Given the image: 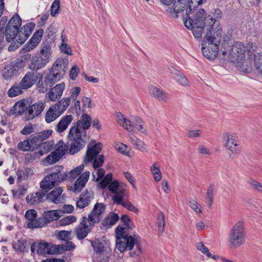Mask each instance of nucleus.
Listing matches in <instances>:
<instances>
[{
	"mask_svg": "<svg viewBox=\"0 0 262 262\" xmlns=\"http://www.w3.org/2000/svg\"><path fill=\"white\" fill-rule=\"evenodd\" d=\"M115 204L117 205H121L129 211H133L135 213H137L138 212V209L136 208L135 206L128 201H124L123 199H121L120 203Z\"/></svg>",
	"mask_w": 262,
	"mask_h": 262,
	"instance_id": "obj_46",
	"label": "nucleus"
},
{
	"mask_svg": "<svg viewBox=\"0 0 262 262\" xmlns=\"http://www.w3.org/2000/svg\"><path fill=\"white\" fill-rule=\"evenodd\" d=\"M254 64L256 69L260 73L262 70V53H258L254 55Z\"/></svg>",
	"mask_w": 262,
	"mask_h": 262,
	"instance_id": "obj_45",
	"label": "nucleus"
},
{
	"mask_svg": "<svg viewBox=\"0 0 262 262\" xmlns=\"http://www.w3.org/2000/svg\"><path fill=\"white\" fill-rule=\"evenodd\" d=\"M171 73L173 75L174 78L180 84L183 86H187L189 84L188 79L183 75V74L178 71V70L173 69L171 71Z\"/></svg>",
	"mask_w": 262,
	"mask_h": 262,
	"instance_id": "obj_37",
	"label": "nucleus"
},
{
	"mask_svg": "<svg viewBox=\"0 0 262 262\" xmlns=\"http://www.w3.org/2000/svg\"><path fill=\"white\" fill-rule=\"evenodd\" d=\"M33 174V170L30 168L26 167L18 169L17 172V181L19 182L23 180H27L29 176L32 175Z\"/></svg>",
	"mask_w": 262,
	"mask_h": 262,
	"instance_id": "obj_36",
	"label": "nucleus"
},
{
	"mask_svg": "<svg viewBox=\"0 0 262 262\" xmlns=\"http://www.w3.org/2000/svg\"><path fill=\"white\" fill-rule=\"evenodd\" d=\"M189 206L196 213H201L202 212L201 208L199 207L200 205L195 201H190L189 202Z\"/></svg>",
	"mask_w": 262,
	"mask_h": 262,
	"instance_id": "obj_63",
	"label": "nucleus"
},
{
	"mask_svg": "<svg viewBox=\"0 0 262 262\" xmlns=\"http://www.w3.org/2000/svg\"><path fill=\"white\" fill-rule=\"evenodd\" d=\"M55 147V151L62 157L68 151L69 145L68 143H64L63 141L61 140L58 142Z\"/></svg>",
	"mask_w": 262,
	"mask_h": 262,
	"instance_id": "obj_38",
	"label": "nucleus"
},
{
	"mask_svg": "<svg viewBox=\"0 0 262 262\" xmlns=\"http://www.w3.org/2000/svg\"><path fill=\"white\" fill-rule=\"evenodd\" d=\"M68 68V64L63 59L57 60L44 79L39 80L38 82L39 91L41 93L47 92L55 83L60 80Z\"/></svg>",
	"mask_w": 262,
	"mask_h": 262,
	"instance_id": "obj_5",
	"label": "nucleus"
},
{
	"mask_svg": "<svg viewBox=\"0 0 262 262\" xmlns=\"http://www.w3.org/2000/svg\"><path fill=\"white\" fill-rule=\"evenodd\" d=\"M120 220L124 225V227H122L126 228V233H128V229H132L134 227V224L133 223L127 215L124 214L122 215L120 218Z\"/></svg>",
	"mask_w": 262,
	"mask_h": 262,
	"instance_id": "obj_44",
	"label": "nucleus"
},
{
	"mask_svg": "<svg viewBox=\"0 0 262 262\" xmlns=\"http://www.w3.org/2000/svg\"><path fill=\"white\" fill-rule=\"evenodd\" d=\"M158 230L163 233L164 231L165 218L164 215L162 212H160L158 215Z\"/></svg>",
	"mask_w": 262,
	"mask_h": 262,
	"instance_id": "obj_53",
	"label": "nucleus"
},
{
	"mask_svg": "<svg viewBox=\"0 0 262 262\" xmlns=\"http://www.w3.org/2000/svg\"><path fill=\"white\" fill-rule=\"evenodd\" d=\"M21 19L17 14L13 15L7 25L5 35L6 40L11 42L8 47L9 51H14L18 49L28 39L34 29L35 24L33 22L26 24L19 30Z\"/></svg>",
	"mask_w": 262,
	"mask_h": 262,
	"instance_id": "obj_1",
	"label": "nucleus"
},
{
	"mask_svg": "<svg viewBox=\"0 0 262 262\" xmlns=\"http://www.w3.org/2000/svg\"><path fill=\"white\" fill-rule=\"evenodd\" d=\"M105 206L103 203H97L95 204L87 218L90 226H94L95 223H98L101 221L102 217V214L105 211Z\"/></svg>",
	"mask_w": 262,
	"mask_h": 262,
	"instance_id": "obj_16",
	"label": "nucleus"
},
{
	"mask_svg": "<svg viewBox=\"0 0 262 262\" xmlns=\"http://www.w3.org/2000/svg\"><path fill=\"white\" fill-rule=\"evenodd\" d=\"M91 245L94 250L93 262H107L110 257V251L107 248L98 241H91Z\"/></svg>",
	"mask_w": 262,
	"mask_h": 262,
	"instance_id": "obj_13",
	"label": "nucleus"
},
{
	"mask_svg": "<svg viewBox=\"0 0 262 262\" xmlns=\"http://www.w3.org/2000/svg\"><path fill=\"white\" fill-rule=\"evenodd\" d=\"M194 2L192 0H175V4H174V9H178V10H179L178 8V5L182 4L184 5V6H187L188 7H187L188 9H189V8H192V7L194 8V6L193 5Z\"/></svg>",
	"mask_w": 262,
	"mask_h": 262,
	"instance_id": "obj_49",
	"label": "nucleus"
},
{
	"mask_svg": "<svg viewBox=\"0 0 262 262\" xmlns=\"http://www.w3.org/2000/svg\"><path fill=\"white\" fill-rule=\"evenodd\" d=\"M25 90L21 87L20 83L14 84L8 91V95L10 97L17 96L23 93V90Z\"/></svg>",
	"mask_w": 262,
	"mask_h": 262,
	"instance_id": "obj_39",
	"label": "nucleus"
},
{
	"mask_svg": "<svg viewBox=\"0 0 262 262\" xmlns=\"http://www.w3.org/2000/svg\"><path fill=\"white\" fill-rule=\"evenodd\" d=\"M30 243L26 239H19L13 243V247L16 252H28Z\"/></svg>",
	"mask_w": 262,
	"mask_h": 262,
	"instance_id": "obj_34",
	"label": "nucleus"
},
{
	"mask_svg": "<svg viewBox=\"0 0 262 262\" xmlns=\"http://www.w3.org/2000/svg\"><path fill=\"white\" fill-rule=\"evenodd\" d=\"M249 184L253 188L256 189L257 190L260 192H262V184L254 180H251L250 181H249Z\"/></svg>",
	"mask_w": 262,
	"mask_h": 262,
	"instance_id": "obj_64",
	"label": "nucleus"
},
{
	"mask_svg": "<svg viewBox=\"0 0 262 262\" xmlns=\"http://www.w3.org/2000/svg\"><path fill=\"white\" fill-rule=\"evenodd\" d=\"M212 14L213 16L208 15L207 17L206 25L208 26V28H207V31H210L214 32L213 29L214 24L216 21L221 18L222 13L220 10L217 9L214 10Z\"/></svg>",
	"mask_w": 262,
	"mask_h": 262,
	"instance_id": "obj_31",
	"label": "nucleus"
},
{
	"mask_svg": "<svg viewBox=\"0 0 262 262\" xmlns=\"http://www.w3.org/2000/svg\"><path fill=\"white\" fill-rule=\"evenodd\" d=\"M91 124V117L87 114H83L71 128L68 134V138L72 141L69 149L70 154L73 155L85 146L89 139L86 130L90 128Z\"/></svg>",
	"mask_w": 262,
	"mask_h": 262,
	"instance_id": "obj_2",
	"label": "nucleus"
},
{
	"mask_svg": "<svg viewBox=\"0 0 262 262\" xmlns=\"http://www.w3.org/2000/svg\"><path fill=\"white\" fill-rule=\"evenodd\" d=\"M90 175V173L89 171H86L82 173L74 183L72 189L74 192L78 193L81 190L89 180Z\"/></svg>",
	"mask_w": 262,
	"mask_h": 262,
	"instance_id": "obj_26",
	"label": "nucleus"
},
{
	"mask_svg": "<svg viewBox=\"0 0 262 262\" xmlns=\"http://www.w3.org/2000/svg\"><path fill=\"white\" fill-rule=\"evenodd\" d=\"M43 78L42 73L28 72L20 82L21 87L25 90L31 88L35 84L38 79Z\"/></svg>",
	"mask_w": 262,
	"mask_h": 262,
	"instance_id": "obj_20",
	"label": "nucleus"
},
{
	"mask_svg": "<svg viewBox=\"0 0 262 262\" xmlns=\"http://www.w3.org/2000/svg\"><path fill=\"white\" fill-rule=\"evenodd\" d=\"M71 232L68 231L62 230L57 234V238L59 239L67 241L69 239V236Z\"/></svg>",
	"mask_w": 262,
	"mask_h": 262,
	"instance_id": "obj_60",
	"label": "nucleus"
},
{
	"mask_svg": "<svg viewBox=\"0 0 262 262\" xmlns=\"http://www.w3.org/2000/svg\"><path fill=\"white\" fill-rule=\"evenodd\" d=\"M51 48L50 46H44L40 50L38 56L33 57L31 60L30 68L37 71L44 68L51 59Z\"/></svg>",
	"mask_w": 262,
	"mask_h": 262,
	"instance_id": "obj_10",
	"label": "nucleus"
},
{
	"mask_svg": "<svg viewBox=\"0 0 262 262\" xmlns=\"http://www.w3.org/2000/svg\"><path fill=\"white\" fill-rule=\"evenodd\" d=\"M61 158V157L54 150L46 157L45 161L48 164H52L59 161Z\"/></svg>",
	"mask_w": 262,
	"mask_h": 262,
	"instance_id": "obj_43",
	"label": "nucleus"
},
{
	"mask_svg": "<svg viewBox=\"0 0 262 262\" xmlns=\"http://www.w3.org/2000/svg\"><path fill=\"white\" fill-rule=\"evenodd\" d=\"M150 94L154 98L157 99L159 101L166 102L168 99L167 93L157 87L151 86L149 90Z\"/></svg>",
	"mask_w": 262,
	"mask_h": 262,
	"instance_id": "obj_32",
	"label": "nucleus"
},
{
	"mask_svg": "<svg viewBox=\"0 0 262 262\" xmlns=\"http://www.w3.org/2000/svg\"><path fill=\"white\" fill-rule=\"evenodd\" d=\"M245 52L246 47L241 42H235L228 51L229 60L232 61L242 60L245 57Z\"/></svg>",
	"mask_w": 262,
	"mask_h": 262,
	"instance_id": "obj_17",
	"label": "nucleus"
},
{
	"mask_svg": "<svg viewBox=\"0 0 262 262\" xmlns=\"http://www.w3.org/2000/svg\"><path fill=\"white\" fill-rule=\"evenodd\" d=\"M108 189L114 194L112 198L114 203H120L121 199H124L127 195L126 189L119 184L118 181L115 180L108 186Z\"/></svg>",
	"mask_w": 262,
	"mask_h": 262,
	"instance_id": "obj_15",
	"label": "nucleus"
},
{
	"mask_svg": "<svg viewBox=\"0 0 262 262\" xmlns=\"http://www.w3.org/2000/svg\"><path fill=\"white\" fill-rule=\"evenodd\" d=\"M84 167V165L81 164L80 166H78L77 167H76L73 170H71L70 171V173H71L70 177L73 179L76 178L83 170Z\"/></svg>",
	"mask_w": 262,
	"mask_h": 262,
	"instance_id": "obj_57",
	"label": "nucleus"
},
{
	"mask_svg": "<svg viewBox=\"0 0 262 262\" xmlns=\"http://www.w3.org/2000/svg\"><path fill=\"white\" fill-rule=\"evenodd\" d=\"M37 211L34 209L27 210L25 213L26 218L29 221H33L37 216Z\"/></svg>",
	"mask_w": 262,
	"mask_h": 262,
	"instance_id": "obj_61",
	"label": "nucleus"
},
{
	"mask_svg": "<svg viewBox=\"0 0 262 262\" xmlns=\"http://www.w3.org/2000/svg\"><path fill=\"white\" fill-rule=\"evenodd\" d=\"M235 138L234 134L225 133L223 135V140L226 147L234 154H237L240 150Z\"/></svg>",
	"mask_w": 262,
	"mask_h": 262,
	"instance_id": "obj_23",
	"label": "nucleus"
},
{
	"mask_svg": "<svg viewBox=\"0 0 262 262\" xmlns=\"http://www.w3.org/2000/svg\"><path fill=\"white\" fill-rule=\"evenodd\" d=\"M60 7L59 0H55L52 4L51 7V14L52 16H55L59 12Z\"/></svg>",
	"mask_w": 262,
	"mask_h": 262,
	"instance_id": "obj_59",
	"label": "nucleus"
},
{
	"mask_svg": "<svg viewBox=\"0 0 262 262\" xmlns=\"http://www.w3.org/2000/svg\"><path fill=\"white\" fill-rule=\"evenodd\" d=\"M119 215L114 212H110L107 217H105L101 222V229L106 230L113 225L119 220Z\"/></svg>",
	"mask_w": 262,
	"mask_h": 262,
	"instance_id": "obj_28",
	"label": "nucleus"
},
{
	"mask_svg": "<svg viewBox=\"0 0 262 262\" xmlns=\"http://www.w3.org/2000/svg\"><path fill=\"white\" fill-rule=\"evenodd\" d=\"M229 242L234 248L239 247L244 243L245 234L243 222H238L233 226L229 232Z\"/></svg>",
	"mask_w": 262,
	"mask_h": 262,
	"instance_id": "obj_12",
	"label": "nucleus"
},
{
	"mask_svg": "<svg viewBox=\"0 0 262 262\" xmlns=\"http://www.w3.org/2000/svg\"><path fill=\"white\" fill-rule=\"evenodd\" d=\"M112 179L113 174L111 173H108L100 183L101 188H104L107 186H108L113 182Z\"/></svg>",
	"mask_w": 262,
	"mask_h": 262,
	"instance_id": "obj_56",
	"label": "nucleus"
},
{
	"mask_svg": "<svg viewBox=\"0 0 262 262\" xmlns=\"http://www.w3.org/2000/svg\"><path fill=\"white\" fill-rule=\"evenodd\" d=\"M43 33V30L39 29L35 31L29 42L26 44L22 50L28 52L35 49L40 42Z\"/></svg>",
	"mask_w": 262,
	"mask_h": 262,
	"instance_id": "obj_21",
	"label": "nucleus"
},
{
	"mask_svg": "<svg viewBox=\"0 0 262 262\" xmlns=\"http://www.w3.org/2000/svg\"><path fill=\"white\" fill-rule=\"evenodd\" d=\"M197 249L198 250L201 251L203 254H206L209 257H212L213 259L215 258V256H212L211 253L209 251L208 249L205 247L202 242L198 243L197 244Z\"/></svg>",
	"mask_w": 262,
	"mask_h": 262,
	"instance_id": "obj_54",
	"label": "nucleus"
},
{
	"mask_svg": "<svg viewBox=\"0 0 262 262\" xmlns=\"http://www.w3.org/2000/svg\"><path fill=\"white\" fill-rule=\"evenodd\" d=\"M52 130L48 129L41 132L36 133L38 136V138L40 139L41 142L48 138L52 134Z\"/></svg>",
	"mask_w": 262,
	"mask_h": 262,
	"instance_id": "obj_58",
	"label": "nucleus"
},
{
	"mask_svg": "<svg viewBox=\"0 0 262 262\" xmlns=\"http://www.w3.org/2000/svg\"><path fill=\"white\" fill-rule=\"evenodd\" d=\"M27 188L25 186H20L18 189L12 190V194L15 198H21L26 193Z\"/></svg>",
	"mask_w": 262,
	"mask_h": 262,
	"instance_id": "obj_47",
	"label": "nucleus"
},
{
	"mask_svg": "<svg viewBox=\"0 0 262 262\" xmlns=\"http://www.w3.org/2000/svg\"><path fill=\"white\" fill-rule=\"evenodd\" d=\"M65 89V84L63 82L56 84L54 88H52L49 93V99L55 101L57 99L60 98Z\"/></svg>",
	"mask_w": 262,
	"mask_h": 262,
	"instance_id": "obj_27",
	"label": "nucleus"
},
{
	"mask_svg": "<svg viewBox=\"0 0 262 262\" xmlns=\"http://www.w3.org/2000/svg\"><path fill=\"white\" fill-rule=\"evenodd\" d=\"M61 187H58L52 190L48 194H46V199L52 203L56 204H60L62 203L63 198L61 196V193L62 192Z\"/></svg>",
	"mask_w": 262,
	"mask_h": 262,
	"instance_id": "obj_25",
	"label": "nucleus"
},
{
	"mask_svg": "<svg viewBox=\"0 0 262 262\" xmlns=\"http://www.w3.org/2000/svg\"><path fill=\"white\" fill-rule=\"evenodd\" d=\"M81 89L79 87L76 86L72 88L70 91V96L68 97H64L56 103L54 105L56 107L57 110H58L61 114H62L69 106L71 100L73 101L76 100L77 97L80 94Z\"/></svg>",
	"mask_w": 262,
	"mask_h": 262,
	"instance_id": "obj_14",
	"label": "nucleus"
},
{
	"mask_svg": "<svg viewBox=\"0 0 262 262\" xmlns=\"http://www.w3.org/2000/svg\"><path fill=\"white\" fill-rule=\"evenodd\" d=\"M222 36V30L220 29H218L216 32L207 31L201 43L202 53L206 58L213 60L217 57Z\"/></svg>",
	"mask_w": 262,
	"mask_h": 262,
	"instance_id": "obj_6",
	"label": "nucleus"
},
{
	"mask_svg": "<svg viewBox=\"0 0 262 262\" xmlns=\"http://www.w3.org/2000/svg\"><path fill=\"white\" fill-rule=\"evenodd\" d=\"M88 219L83 216L80 222L79 225L75 229V233L77 238L79 239L84 238L91 231V228L87 225Z\"/></svg>",
	"mask_w": 262,
	"mask_h": 262,
	"instance_id": "obj_22",
	"label": "nucleus"
},
{
	"mask_svg": "<svg viewBox=\"0 0 262 262\" xmlns=\"http://www.w3.org/2000/svg\"><path fill=\"white\" fill-rule=\"evenodd\" d=\"M116 148L122 154L125 156H129L130 152V148L127 147L124 144L120 143V144L117 145Z\"/></svg>",
	"mask_w": 262,
	"mask_h": 262,
	"instance_id": "obj_55",
	"label": "nucleus"
},
{
	"mask_svg": "<svg viewBox=\"0 0 262 262\" xmlns=\"http://www.w3.org/2000/svg\"><path fill=\"white\" fill-rule=\"evenodd\" d=\"M76 221V217L73 215H69L59 220V224L61 226H66L74 223Z\"/></svg>",
	"mask_w": 262,
	"mask_h": 262,
	"instance_id": "obj_52",
	"label": "nucleus"
},
{
	"mask_svg": "<svg viewBox=\"0 0 262 262\" xmlns=\"http://www.w3.org/2000/svg\"><path fill=\"white\" fill-rule=\"evenodd\" d=\"M45 106L46 103L42 101H38L31 105L27 106L26 121L31 120L39 116L44 110Z\"/></svg>",
	"mask_w": 262,
	"mask_h": 262,
	"instance_id": "obj_18",
	"label": "nucleus"
},
{
	"mask_svg": "<svg viewBox=\"0 0 262 262\" xmlns=\"http://www.w3.org/2000/svg\"><path fill=\"white\" fill-rule=\"evenodd\" d=\"M27 110V105L26 103L23 100L18 101L15 103L12 108L10 111V113L12 115L15 116H20L23 113L25 115V119L26 120V112Z\"/></svg>",
	"mask_w": 262,
	"mask_h": 262,
	"instance_id": "obj_29",
	"label": "nucleus"
},
{
	"mask_svg": "<svg viewBox=\"0 0 262 262\" xmlns=\"http://www.w3.org/2000/svg\"><path fill=\"white\" fill-rule=\"evenodd\" d=\"M116 247L121 252L126 250H131L137 241V237L133 236L126 233V228L118 226L116 229Z\"/></svg>",
	"mask_w": 262,
	"mask_h": 262,
	"instance_id": "obj_8",
	"label": "nucleus"
},
{
	"mask_svg": "<svg viewBox=\"0 0 262 262\" xmlns=\"http://www.w3.org/2000/svg\"><path fill=\"white\" fill-rule=\"evenodd\" d=\"M62 214V211L61 210H52L45 212L43 215L48 223L58 220Z\"/></svg>",
	"mask_w": 262,
	"mask_h": 262,
	"instance_id": "obj_35",
	"label": "nucleus"
},
{
	"mask_svg": "<svg viewBox=\"0 0 262 262\" xmlns=\"http://www.w3.org/2000/svg\"><path fill=\"white\" fill-rule=\"evenodd\" d=\"M55 245L43 240H36L31 245L32 255L37 254L38 255L53 254L57 252Z\"/></svg>",
	"mask_w": 262,
	"mask_h": 262,
	"instance_id": "obj_11",
	"label": "nucleus"
},
{
	"mask_svg": "<svg viewBox=\"0 0 262 262\" xmlns=\"http://www.w3.org/2000/svg\"><path fill=\"white\" fill-rule=\"evenodd\" d=\"M102 150L101 143H97L93 145L90 143L88 146L85 156L84 158V162L86 164L92 161L94 159L93 166L94 168L101 167L104 162V156L103 155H98Z\"/></svg>",
	"mask_w": 262,
	"mask_h": 262,
	"instance_id": "obj_9",
	"label": "nucleus"
},
{
	"mask_svg": "<svg viewBox=\"0 0 262 262\" xmlns=\"http://www.w3.org/2000/svg\"><path fill=\"white\" fill-rule=\"evenodd\" d=\"M130 140L132 144L135 145L138 149L142 151L146 149L145 145L144 142L137 137L133 136L130 137Z\"/></svg>",
	"mask_w": 262,
	"mask_h": 262,
	"instance_id": "obj_40",
	"label": "nucleus"
},
{
	"mask_svg": "<svg viewBox=\"0 0 262 262\" xmlns=\"http://www.w3.org/2000/svg\"><path fill=\"white\" fill-rule=\"evenodd\" d=\"M29 141L32 147V149H34L35 148H38V146H40V142H41L40 139L38 138L36 133L31 136Z\"/></svg>",
	"mask_w": 262,
	"mask_h": 262,
	"instance_id": "obj_51",
	"label": "nucleus"
},
{
	"mask_svg": "<svg viewBox=\"0 0 262 262\" xmlns=\"http://www.w3.org/2000/svg\"><path fill=\"white\" fill-rule=\"evenodd\" d=\"M173 3L172 4V6L171 7L169 8V12L171 13L172 15H173L174 17L177 18L178 17V14L182 12L185 9L186 10V9L187 7H188L187 6H184V5L179 4L178 5V8L179 10H178V9H174V4H175V0H173Z\"/></svg>",
	"mask_w": 262,
	"mask_h": 262,
	"instance_id": "obj_41",
	"label": "nucleus"
},
{
	"mask_svg": "<svg viewBox=\"0 0 262 262\" xmlns=\"http://www.w3.org/2000/svg\"><path fill=\"white\" fill-rule=\"evenodd\" d=\"M71 115H67L62 117L55 126V130L58 133H61L67 129L68 126L73 120Z\"/></svg>",
	"mask_w": 262,
	"mask_h": 262,
	"instance_id": "obj_30",
	"label": "nucleus"
},
{
	"mask_svg": "<svg viewBox=\"0 0 262 262\" xmlns=\"http://www.w3.org/2000/svg\"><path fill=\"white\" fill-rule=\"evenodd\" d=\"M207 14L204 9H195L194 8L186 9V13L183 15L184 24L192 31L196 39H201L205 29L207 30Z\"/></svg>",
	"mask_w": 262,
	"mask_h": 262,
	"instance_id": "obj_4",
	"label": "nucleus"
},
{
	"mask_svg": "<svg viewBox=\"0 0 262 262\" xmlns=\"http://www.w3.org/2000/svg\"><path fill=\"white\" fill-rule=\"evenodd\" d=\"M94 199L93 193L92 191L86 190L81 193L76 202L78 208L83 209L88 206Z\"/></svg>",
	"mask_w": 262,
	"mask_h": 262,
	"instance_id": "obj_24",
	"label": "nucleus"
},
{
	"mask_svg": "<svg viewBox=\"0 0 262 262\" xmlns=\"http://www.w3.org/2000/svg\"><path fill=\"white\" fill-rule=\"evenodd\" d=\"M117 118L118 122L128 132H131L135 126L137 127L143 122L141 118L138 116L133 117L132 121L126 119L120 113L117 115Z\"/></svg>",
	"mask_w": 262,
	"mask_h": 262,
	"instance_id": "obj_19",
	"label": "nucleus"
},
{
	"mask_svg": "<svg viewBox=\"0 0 262 262\" xmlns=\"http://www.w3.org/2000/svg\"><path fill=\"white\" fill-rule=\"evenodd\" d=\"M53 144L49 142H46L42 143V145L40 146L41 147L38 151L40 156H42L45 154L49 151L52 147Z\"/></svg>",
	"mask_w": 262,
	"mask_h": 262,
	"instance_id": "obj_50",
	"label": "nucleus"
},
{
	"mask_svg": "<svg viewBox=\"0 0 262 262\" xmlns=\"http://www.w3.org/2000/svg\"><path fill=\"white\" fill-rule=\"evenodd\" d=\"M30 54L23 55L6 65L2 70V75L6 80H11L19 74V72L24 69L26 62L31 59Z\"/></svg>",
	"mask_w": 262,
	"mask_h": 262,
	"instance_id": "obj_7",
	"label": "nucleus"
},
{
	"mask_svg": "<svg viewBox=\"0 0 262 262\" xmlns=\"http://www.w3.org/2000/svg\"><path fill=\"white\" fill-rule=\"evenodd\" d=\"M157 164L154 163L150 168V170L154 175L156 181L159 182L161 180L162 176L160 169L157 167Z\"/></svg>",
	"mask_w": 262,
	"mask_h": 262,
	"instance_id": "obj_48",
	"label": "nucleus"
},
{
	"mask_svg": "<svg viewBox=\"0 0 262 262\" xmlns=\"http://www.w3.org/2000/svg\"><path fill=\"white\" fill-rule=\"evenodd\" d=\"M34 131V128L33 125L29 124L28 125H26L23 129L20 131V134L23 135H28L32 134Z\"/></svg>",
	"mask_w": 262,
	"mask_h": 262,
	"instance_id": "obj_62",
	"label": "nucleus"
},
{
	"mask_svg": "<svg viewBox=\"0 0 262 262\" xmlns=\"http://www.w3.org/2000/svg\"><path fill=\"white\" fill-rule=\"evenodd\" d=\"M62 114L57 110L56 107L53 105L47 111L45 114V121L47 123H50L55 121Z\"/></svg>",
	"mask_w": 262,
	"mask_h": 262,
	"instance_id": "obj_33",
	"label": "nucleus"
},
{
	"mask_svg": "<svg viewBox=\"0 0 262 262\" xmlns=\"http://www.w3.org/2000/svg\"><path fill=\"white\" fill-rule=\"evenodd\" d=\"M17 148L18 150L23 151L33 150L29 139H26L19 142L17 144Z\"/></svg>",
	"mask_w": 262,
	"mask_h": 262,
	"instance_id": "obj_42",
	"label": "nucleus"
},
{
	"mask_svg": "<svg viewBox=\"0 0 262 262\" xmlns=\"http://www.w3.org/2000/svg\"><path fill=\"white\" fill-rule=\"evenodd\" d=\"M67 177L66 173L62 174L59 170L56 172H53L46 176L40 183L41 189L28 195L26 198V202L30 205L34 206L43 202L46 193L66 180Z\"/></svg>",
	"mask_w": 262,
	"mask_h": 262,
	"instance_id": "obj_3",
	"label": "nucleus"
}]
</instances>
